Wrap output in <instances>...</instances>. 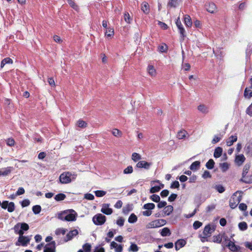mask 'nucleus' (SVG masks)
I'll return each mask as SVG.
<instances>
[{
    "label": "nucleus",
    "instance_id": "55",
    "mask_svg": "<svg viewBox=\"0 0 252 252\" xmlns=\"http://www.w3.org/2000/svg\"><path fill=\"white\" fill-rule=\"evenodd\" d=\"M146 228L148 229L157 228L155 220L149 222L146 225Z\"/></svg>",
    "mask_w": 252,
    "mask_h": 252
},
{
    "label": "nucleus",
    "instance_id": "23",
    "mask_svg": "<svg viewBox=\"0 0 252 252\" xmlns=\"http://www.w3.org/2000/svg\"><path fill=\"white\" fill-rule=\"evenodd\" d=\"M198 110L203 114H207L209 112L208 107L204 104H200L197 107Z\"/></svg>",
    "mask_w": 252,
    "mask_h": 252
},
{
    "label": "nucleus",
    "instance_id": "64",
    "mask_svg": "<svg viewBox=\"0 0 252 252\" xmlns=\"http://www.w3.org/2000/svg\"><path fill=\"white\" fill-rule=\"evenodd\" d=\"M246 113L250 116H252V103L247 108Z\"/></svg>",
    "mask_w": 252,
    "mask_h": 252
},
{
    "label": "nucleus",
    "instance_id": "16",
    "mask_svg": "<svg viewBox=\"0 0 252 252\" xmlns=\"http://www.w3.org/2000/svg\"><path fill=\"white\" fill-rule=\"evenodd\" d=\"M227 240L229 241V242L226 246L229 248V249L233 252H237L240 247L236 246L234 242L230 241L229 239Z\"/></svg>",
    "mask_w": 252,
    "mask_h": 252
},
{
    "label": "nucleus",
    "instance_id": "17",
    "mask_svg": "<svg viewBox=\"0 0 252 252\" xmlns=\"http://www.w3.org/2000/svg\"><path fill=\"white\" fill-rule=\"evenodd\" d=\"M186 241L184 239L178 240L175 244V248L176 251L179 250L186 244Z\"/></svg>",
    "mask_w": 252,
    "mask_h": 252
},
{
    "label": "nucleus",
    "instance_id": "33",
    "mask_svg": "<svg viewBox=\"0 0 252 252\" xmlns=\"http://www.w3.org/2000/svg\"><path fill=\"white\" fill-rule=\"evenodd\" d=\"M188 134L187 132L185 130H180L178 132L177 138L179 139H183L186 137Z\"/></svg>",
    "mask_w": 252,
    "mask_h": 252
},
{
    "label": "nucleus",
    "instance_id": "11",
    "mask_svg": "<svg viewBox=\"0 0 252 252\" xmlns=\"http://www.w3.org/2000/svg\"><path fill=\"white\" fill-rule=\"evenodd\" d=\"M55 242H52L45 245L44 252H55Z\"/></svg>",
    "mask_w": 252,
    "mask_h": 252
},
{
    "label": "nucleus",
    "instance_id": "18",
    "mask_svg": "<svg viewBox=\"0 0 252 252\" xmlns=\"http://www.w3.org/2000/svg\"><path fill=\"white\" fill-rule=\"evenodd\" d=\"M245 159L246 158L244 156L243 154H240L236 156L235 160L236 164L240 166L245 161Z\"/></svg>",
    "mask_w": 252,
    "mask_h": 252
},
{
    "label": "nucleus",
    "instance_id": "56",
    "mask_svg": "<svg viewBox=\"0 0 252 252\" xmlns=\"http://www.w3.org/2000/svg\"><path fill=\"white\" fill-rule=\"evenodd\" d=\"M84 252H91V245L89 243L84 244L83 246Z\"/></svg>",
    "mask_w": 252,
    "mask_h": 252
},
{
    "label": "nucleus",
    "instance_id": "48",
    "mask_svg": "<svg viewBox=\"0 0 252 252\" xmlns=\"http://www.w3.org/2000/svg\"><path fill=\"white\" fill-rule=\"evenodd\" d=\"M167 50V46L165 44L162 43L158 46V50L161 53L166 52Z\"/></svg>",
    "mask_w": 252,
    "mask_h": 252
},
{
    "label": "nucleus",
    "instance_id": "24",
    "mask_svg": "<svg viewBox=\"0 0 252 252\" xmlns=\"http://www.w3.org/2000/svg\"><path fill=\"white\" fill-rule=\"evenodd\" d=\"M163 187L164 185L162 184H160V186H157L152 187L150 190V192L151 193H153L158 192L162 188H163Z\"/></svg>",
    "mask_w": 252,
    "mask_h": 252
},
{
    "label": "nucleus",
    "instance_id": "46",
    "mask_svg": "<svg viewBox=\"0 0 252 252\" xmlns=\"http://www.w3.org/2000/svg\"><path fill=\"white\" fill-rule=\"evenodd\" d=\"M250 168V165L249 164H246L243 168V171L242 173V176L243 177H245L247 175V174L248 172V171L249 170Z\"/></svg>",
    "mask_w": 252,
    "mask_h": 252
},
{
    "label": "nucleus",
    "instance_id": "34",
    "mask_svg": "<svg viewBox=\"0 0 252 252\" xmlns=\"http://www.w3.org/2000/svg\"><path fill=\"white\" fill-rule=\"evenodd\" d=\"M244 96L247 98L252 97V91H251L250 89L246 88L244 91Z\"/></svg>",
    "mask_w": 252,
    "mask_h": 252
},
{
    "label": "nucleus",
    "instance_id": "4",
    "mask_svg": "<svg viewBox=\"0 0 252 252\" xmlns=\"http://www.w3.org/2000/svg\"><path fill=\"white\" fill-rule=\"evenodd\" d=\"M29 225L25 222L18 223L14 227L13 229L15 233L21 235L24 234V231H27L29 229Z\"/></svg>",
    "mask_w": 252,
    "mask_h": 252
},
{
    "label": "nucleus",
    "instance_id": "63",
    "mask_svg": "<svg viewBox=\"0 0 252 252\" xmlns=\"http://www.w3.org/2000/svg\"><path fill=\"white\" fill-rule=\"evenodd\" d=\"M177 197V195L176 194L172 193L169 196L168 200L169 202H172L176 199Z\"/></svg>",
    "mask_w": 252,
    "mask_h": 252
},
{
    "label": "nucleus",
    "instance_id": "45",
    "mask_svg": "<svg viewBox=\"0 0 252 252\" xmlns=\"http://www.w3.org/2000/svg\"><path fill=\"white\" fill-rule=\"evenodd\" d=\"M238 226L241 230L244 231L247 229L248 226L246 222L243 221L239 223Z\"/></svg>",
    "mask_w": 252,
    "mask_h": 252
},
{
    "label": "nucleus",
    "instance_id": "25",
    "mask_svg": "<svg viewBox=\"0 0 252 252\" xmlns=\"http://www.w3.org/2000/svg\"><path fill=\"white\" fill-rule=\"evenodd\" d=\"M222 153V148L220 147H218L216 148L215 150L214 153V157L215 158H219L221 156Z\"/></svg>",
    "mask_w": 252,
    "mask_h": 252
},
{
    "label": "nucleus",
    "instance_id": "36",
    "mask_svg": "<svg viewBox=\"0 0 252 252\" xmlns=\"http://www.w3.org/2000/svg\"><path fill=\"white\" fill-rule=\"evenodd\" d=\"M137 216L133 213L131 214L128 218V221L130 223H133L137 221Z\"/></svg>",
    "mask_w": 252,
    "mask_h": 252
},
{
    "label": "nucleus",
    "instance_id": "14",
    "mask_svg": "<svg viewBox=\"0 0 252 252\" xmlns=\"http://www.w3.org/2000/svg\"><path fill=\"white\" fill-rule=\"evenodd\" d=\"M13 168L12 167H7L0 169V176H6L9 174Z\"/></svg>",
    "mask_w": 252,
    "mask_h": 252
},
{
    "label": "nucleus",
    "instance_id": "59",
    "mask_svg": "<svg viewBox=\"0 0 252 252\" xmlns=\"http://www.w3.org/2000/svg\"><path fill=\"white\" fill-rule=\"evenodd\" d=\"M202 225V222L199 221H195L193 224V227L194 229H197Z\"/></svg>",
    "mask_w": 252,
    "mask_h": 252
},
{
    "label": "nucleus",
    "instance_id": "58",
    "mask_svg": "<svg viewBox=\"0 0 252 252\" xmlns=\"http://www.w3.org/2000/svg\"><path fill=\"white\" fill-rule=\"evenodd\" d=\"M65 232L66 230L64 228H58L55 231V233L57 235H60L61 234L64 235Z\"/></svg>",
    "mask_w": 252,
    "mask_h": 252
},
{
    "label": "nucleus",
    "instance_id": "31",
    "mask_svg": "<svg viewBox=\"0 0 252 252\" xmlns=\"http://www.w3.org/2000/svg\"><path fill=\"white\" fill-rule=\"evenodd\" d=\"M160 234L163 237L170 236L171 235V232L168 228L164 227L161 230Z\"/></svg>",
    "mask_w": 252,
    "mask_h": 252
},
{
    "label": "nucleus",
    "instance_id": "12",
    "mask_svg": "<svg viewBox=\"0 0 252 252\" xmlns=\"http://www.w3.org/2000/svg\"><path fill=\"white\" fill-rule=\"evenodd\" d=\"M206 9L210 13H214L217 11V6L213 2H210L205 5Z\"/></svg>",
    "mask_w": 252,
    "mask_h": 252
},
{
    "label": "nucleus",
    "instance_id": "27",
    "mask_svg": "<svg viewBox=\"0 0 252 252\" xmlns=\"http://www.w3.org/2000/svg\"><path fill=\"white\" fill-rule=\"evenodd\" d=\"M147 70L150 76L154 77L156 75V70L153 65H148Z\"/></svg>",
    "mask_w": 252,
    "mask_h": 252
},
{
    "label": "nucleus",
    "instance_id": "9",
    "mask_svg": "<svg viewBox=\"0 0 252 252\" xmlns=\"http://www.w3.org/2000/svg\"><path fill=\"white\" fill-rule=\"evenodd\" d=\"M152 163L144 160L139 161L136 165V167L141 168H143L146 169H149L151 166Z\"/></svg>",
    "mask_w": 252,
    "mask_h": 252
},
{
    "label": "nucleus",
    "instance_id": "19",
    "mask_svg": "<svg viewBox=\"0 0 252 252\" xmlns=\"http://www.w3.org/2000/svg\"><path fill=\"white\" fill-rule=\"evenodd\" d=\"M110 248L111 249H115L116 252H121L123 250L122 246L120 245H118L114 241L111 243Z\"/></svg>",
    "mask_w": 252,
    "mask_h": 252
},
{
    "label": "nucleus",
    "instance_id": "15",
    "mask_svg": "<svg viewBox=\"0 0 252 252\" xmlns=\"http://www.w3.org/2000/svg\"><path fill=\"white\" fill-rule=\"evenodd\" d=\"M222 240L227 241L228 240V238L227 236L224 235H221L220 234L218 235L217 236H214L213 237V241L217 243H220Z\"/></svg>",
    "mask_w": 252,
    "mask_h": 252
},
{
    "label": "nucleus",
    "instance_id": "40",
    "mask_svg": "<svg viewBox=\"0 0 252 252\" xmlns=\"http://www.w3.org/2000/svg\"><path fill=\"white\" fill-rule=\"evenodd\" d=\"M113 135L117 137H121L122 136V132L120 130L115 128L112 130Z\"/></svg>",
    "mask_w": 252,
    "mask_h": 252
},
{
    "label": "nucleus",
    "instance_id": "42",
    "mask_svg": "<svg viewBox=\"0 0 252 252\" xmlns=\"http://www.w3.org/2000/svg\"><path fill=\"white\" fill-rule=\"evenodd\" d=\"M77 126L80 128H85L87 126V123L82 120H79L77 122Z\"/></svg>",
    "mask_w": 252,
    "mask_h": 252
},
{
    "label": "nucleus",
    "instance_id": "13",
    "mask_svg": "<svg viewBox=\"0 0 252 252\" xmlns=\"http://www.w3.org/2000/svg\"><path fill=\"white\" fill-rule=\"evenodd\" d=\"M101 212L106 215H109L113 213V210L111 208H109V204H104L101 209Z\"/></svg>",
    "mask_w": 252,
    "mask_h": 252
},
{
    "label": "nucleus",
    "instance_id": "44",
    "mask_svg": "<svg viewBox=\"0 0 252 252\" xmlns=\"http://www.w3.org/2000/svg\"><path fill=\"white\" fill-rule=\"evenodd\" d=\"M179 0H169L168 6L175 7L178 4Z\"/></svg>",
    "mask_w": 252,
    "mask_h": 252
},
{
    "label": "nucleus",
    "instance_id": "53",
    "mask_svg": "<svg viewBox=\"0 0 252 252\" xmlns=\"http://www.w3.org/2000/svg\"><path fill=\"white\" fill-rule=\"evenodd\" d=\"M150 199L155 202H159L160 201V197L157 194H153L150 196Z\"/></svg>",
    "mask_w": 252,
    "mask_h": 252
},
{
    "label": "nucleus",
    "instance_id": "5",
    "mask_svg": "<svg viewBox=\"0 0 252 252\" xmlns=\"http://www.w3.org/2000/svg\"><path fill=\"white\" fill-rule=\"evenodd\" d=\"M155 207V205L153 203H148L145 204L143 206V209L146 210L142 212V215L144 216L149 217L152 214V210Z\"/></svg>",
    "mask_w": 252,
    "mask_h": 252
},
{
    "label": "nucleus",
    "instance_id": "50",
    "mask_svg": "<svg viewBox=\"0 0 252 252\" xmlns=\"http://www.w3.org/2000/svg\"><path fill=\"white\" fill-rule=\"evenodd\" d=\"M41 210V208L39 205H35L32 207V211L35 214H39Z\"/></svg>",
    "mask_w": 252,
    "mask_h": 252
},
{
    "label": "nucleus",
    "instance_id": "37",
    "mask_svg": "<svg viewBox=\"0 0 252 252\" xmlns=\"http://www.w3.org/2000/svg\"><path fill=\"white\" fill-rule=\"evenodd\" d=\"M157 227H159L165 225L166 221L163 219H159L155 220Z\"/></svg>",
    "mask_w": 252,
    "mask_h": 252
},
{
    "label": "nucleus",
    "instance_id": "57",
    "mask_svg": "<svg viewBox=\"0 0 252 252\" xmlns=\"http://www.w3.org/2000/svg\"><path fill=\"white\" fill-rule=\"evenodd\" d=\"M221 136L215 135L213 139L212 140V143L214 144L219 142L221 139Z\"/></svg>",
    "mask_w": 252,
    "mask_h": 252
},
{
    "label": "nucleus",
    "instance_id": "32",
    "mask_svg": "<svg viewBox=\"0 0 252 252\" xmlns=\"http://www.w3.org/2000/svg\"><path fill=\"white\" fill-rule=\"evenodd\" d=\"M114 33V29L113 28H108L106 29V32H105V35L106 36L108 37H112L113 36Z\"/></svg>",
    "mask_w": 252,
    "mask_h": 252
},
{
    "label": "nucleus",
    "instance_id": "7",
    "mask_svg": "<svg viewBox=\"0 0 252 252\" xmlns=\"http://www.w3.org/2000/svg\"><path fill=\"white\" fill-rule=\"evenodd\" d=\"M30 241V238L28 236H23V234H22L19 235L18 241L16 242V245L26 246L29 243Z\"/></svg>",
    "mask_w": 252,
    "mask_h": 252
},
{
    "label": "nucleus",
    "instance_id": "49",
    "mask_svg": "<svg viewBox=\"0 0 252 252\" xmlns=\"http://www.w3.org/2000/svg\"><path fill=\"white\" fill-rule=\"evenodd\" d=\"M240 181L246 184L252 183V178H249L248 177H247L246 176L244 177L242 176Z\"/></svg>",
    "mask_w": 252,
    "mask_h": 252
},
{
    "label": "nucleus",
    "instance_id": "61",
    "mask_svg": "<svg viewBox=\"0 0 252 252\" xmlns=\"http://www.w3.org/2000/svg\"><path fill=\"white\" fill-rule=\"evenodd\" d=\"M124 221L125 220L123 218L120 217L118 219L116 223L119 226H122L124 225Z\"/></svg>",
    "mask_w": 252,
    "mask_h": 252
},
{
    "label": "nucleus",
    "instance_id": "10",
    "mask_svg": "<svg viewBox=\"0 0 252 252\" xmlns=\"http://www.w3.org/2000/svg\"><path fill=\"white\" fill-rule=\"evenodd\" d=\"M176 24L178 27L180 34L181 35L182 37L184 38L185 36V30L181 23L179 18H178V19L176 20Z\"/></svg>",
    "mask_w": 252,
    "mask_h": 252
},
{
    "label": "nucleus",
    "instance_id": "47",
    "mask_svg": "<svg viewBox=\"0 0 252 252\" xmlns=\"http://www.w3.org/2000/svg\"><path fill=\"white\" fill-rule=\"evenodd\" d=\"M215 189L219 193H222L224 191V188L221 185H217L214 187Z\"/></svg>",
    "mask_w": 252,
    "mask_h": 252
},
{
    "label": "nucleus",
    "instance_id": "1",
    "mask_svg": "<svg viewBox=\"0 0 252 252\" xmlns=\"http://www.w3.org/2000/svg\"><path fill=\"white\" fill-rule=\"evenodd\" d=\"M77 213L72 209L64 210L58 214V218L63 221H74L76 220Z\"/></svg>",
    "mask_w": 252,
    "mask_h": 252
},
{
    "label": "nucleus",
    "instance_id": "62",
    "mask_svg": "<svg viewBox=\"0 0 252 252\" xmlns=\"http://www.w3.org/2000/svg\"><path fill=\"white\" fill-rule=\"evenodd\" d=\"M180 186V184L178 181H174L171 185L170 188L172 189H177Z\"/></svg>",
    "mask_w": 252,
    "mask_h": 252
},
{
    "label": "nucleus",
    "instance_id": "38",
    "mask_svg": "<svg viewBox=\"0 0 252 252\" xmlns=\"http://www.w3.org/2000/svg\"><path fill=\"white\" fill-rule=\"evenodd\" d=\"M131 159L134 161L137 162L141 159V156L139 154L137 153H133L131 155Z\"/></svg>",
    "mask_w": 252,
    "mask_h": 252
},
{
    "label": "nucleus",
    "instance_id": "54",
    "mask_svg": "<svg viewBox=\"0 0 252 252\" xmlns=\"http://www.w3.org/2000/svg\"><path fill=\"white\" fill-rule=\"evenodd\" d=\"M133 172V167L129 165L125 168L124 170V173L125 174H131Z\"/></svg>",
    "mask_w": 252,
    "mask_h": 252
},
{
    "label": "nucleus",
    "instance_id": "41",
    "mask_svg": "<svg viewBox=\"0 0 252 252\" xmlns=\"http://www.w3.org/2000/svg\"><path fill=\"white\" fill-rule=\"evenodd\" d=\"M215 162L212 159H209L206 164V167L209 169H212L214 168Z\"/></svg>",
    "mask_w": 252,
    "mask_h": 252
},
{
    "label": "nucleus",
    "instance_id": "6",
    "mask_svg": "<svg viewBox=\"0 0 252 252\" xmlns=\"http://www.w3.org/2000/svg\"><path fill=\"white\" fill-rule=\"evenodd\" d=\"M93 221L95 225H100L105 222L106 217L101 214H98L93 217Z\"/></svg>",
    "mask_w": 252,
    "mask_h": 252
},
{
    "label": "nucleus",
    "instance_id": "43",
    "mask_svg": "<svg viewBox=\"0 0 252 252\" xmlns=\"http://www.w3.org/2000/svg\"><path fill=\"white\" fill-rule=\"evenodd\" d=\"M66 196L63 193H59L56 195L55 197V199L56 201H59L63 200L65 199Z\"/></svg>",
    "mask_w": 252,
    "mask_h": 252
},
{
    "label": "nucleus",
    "instance_id": "30",
    "mask_svg": "<svg viewBox=\"0 0 252 252\" xmlns=\"http://www.w3.org/2000/svg\"><path fill=\"white\" fill-rule=\"evenodd\" d=\"M184 22L186 25L188 27H190L192 25V21L190 16L188 15H186L184 17Z\"/></svg>",
    "mask_w": 252,
    "mask_h": 252
},
{
    "label": "nucleus",
    "instance_id": "21",
    "mask_svg": "<svg viewBox=\"0 0 252 252\" xmlns=\"http://www.w3.org/2000/svg\"><path fill=\"white\" fill-rule=\"evenodd\" d=\"M141 10L145 14H148L150 12V6L148 2L144 1L142 3L141 5Z\"/></svg>",
    "mask_w": 252,
    "mask_h": 252
},
{
    "label": "nucleus",
    "instance_id": "52",
    "mask_svg": "<svg viewBox=\"0 0 252 252\" xmlns=\"http://www.w3.org/2000/svg\"><path fill=\"white\" fill-rule=\"evenodd\" d=\"M94 193L97 197H100L104 196L106 192L103 190H96L94 191Z\"/></svg>",
    "mask_w": 252,
    "mask_h": 252
},
{
    "label": "nucleus",
    "instance_id": "8",
    "mask_svg": "<svg viewBox=\"0 0 252 252\" xmlns=\"http://www.w3.org/2000/svg\"><path fill=\"white\" fill-rule=\"evenodd\" d=\"M214 231V228L211 227L210 225H206L203 230V235L204 236L203 238H207V237L211 236V234Z\"/></svg>",
    "mask_w": 252,
    "mask_h": 252
},
{
    "label": "nucleus",
    "instance_id": "29",
    "mask_svg": "<svg viewBox=\"0 0 252 252\" xmlns=\"http://www.w3.org/2000/svg\"><path fill=\"white\" fill-rule=\"evenodd\" d=\"M229 164L227 162H223L220 163V167L222 172H226L229 168Z\"/></svg>",
    "mask_w": 252,
    "mask_h": 252
},
{
    "label": "nucleus",
    "instance_id": "20",
    "mask_svg": "<svg viewBox=\"0 0 252 252\" xmlns=\"http://www.w3.org/2000/svg\"><path fill=\"white\" fill-rule=\"evenodd\" d=\"M78 234V232L77 229H74L73 230L70 231L66 236V241H67L71 240L73 237L76 236Z\"/></svg>",
    "mask_w": 252,
    "mask_h": 252
},
{
    "label": "nucleus",
    "instance_id": "60",
    "mask_svg": "<svg viewBox=\"0 0 252 252\" xmlns=\"http://www.w3.org/2000/svg\"><path fill=\"white\" fill-rule=\"evenodd\" d=\"M6 144L9 146H13L15 144V141L12 138H8L6 140Z\"/></svg>",
    "mask_w": 252,
    "mask_h": 252
},
{
    "label": "nucleus",
    "instance_id": "3",
    "mask_svg": "<svg viewBox=\"0 0 252 252\" xmlns=\"http://www.w3.org/2000/svg\"><path fill=\"white\" fill-rule=\"evenodd\" d=\"M243 192L237 191L233 193L229 200V206L232 209H234L242 200Z\"/></svg>",
    "mask_w": 252,
    "mask_h": 252
},
{
    "label": "nucleus",
    "instance_id": "35",
    "mask_svg": "<svg viewBox=\"0 0 252 252\" xmlns=\"http://www.w3.org/2000/svg\"><path fill=\"white\" fill-rule=\"evenodd\" d=\"M69 5L76 11H79L78 6L75 3L73 0H67Z\"/></svg>",
    "mask_w": 252,
    "mask_h": 252
},
{
    "label": "nucleus",
    "instance_id": "2",
    "mask_svg": "<svg viewBox=\"0 0 252 252\" xmlns=\"http://www.w3.org/2000/svg\"><path fill=\"white\" fill-rule=\"evenodd\" d=\"M77 177V174L74 172H64L59 177L60 182L63 184L70 183L75 180Z\"/></svg>",
    "mask_w": 252,
    "mask_h": 252
},
{
    "label": "nucleus",
    "instance_id": "26",
    "mask_svg": "<svg viewBox=\"0 0 252 252\" xmlns=\"http://www.w3.org/2000/svg\"><path fill=\"white\" fill-rule=\"evenodd\" d=\"M200 162L199 161H195L193 162L190 166V169L192 171H196L200 167Z\"/></svg>",
    "mask_w": 252,
    "mask_h": 252
},
{
    "label": "nucleus",
    "instance_id": "22",
    "mask_svg": "<svg viewBox=\"0 0 252 252\" xmlns=\"http://www.w3.org/2000/svg\"><path fill=\"white\" fill-rule=\"evenodd\" d=\"M237 140V136L236 135H232L226 140V145L227 146H231Z\"/></svg>",
    "mask_w": 252,
    "mask_h": 252
},
{
    "label": "nucleus",
    "instance_id": "28",
    "mask_svg": "<svg viewBox=\"0 0 252 252\" xmlns=\"http://www.w3.org/2000/svg\"><path fill=\"white\" fill-rule=\"evenodd\" d=\"M173 211V207L171 205L165 207L163 210V213L165 215H169Z\"/></svg>",
    "mask_w": 252,
    "mask_h": 252
},
{
    "label": "nucleus",
    "instance_id": "39",
    "mask_svg": "<svg viewBox=\"0 0 252 252\" xmlns=\"http://www.w3.org/2000/svg\"><path fill=\"white\" fill-rule=\"evenodd\" d=\"M130 244V246L128 248V251L133 252H136L138 251L139 247L137 246L136 244L133 243H131Z\"/></svg>",
    "mask_w": 252,
    "mask_h": 252
},
{
    "label": "nucleus",
    "instance_id": "51",
    "mask_svg": "<svg viewBox=\"0 0 252 252\" xmlns=\"http://www.w3.org/2000/svg\"><path fill=\"white\" fill-rule=\"evenodd\" d=\"M124 20L126 23L127 24H130L132 19L130 18V16L128 13L126 12L124 14Z\"/></svg>",
    "mask_w": 252,
    "mask_h": 252
}]
</instances>
